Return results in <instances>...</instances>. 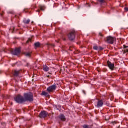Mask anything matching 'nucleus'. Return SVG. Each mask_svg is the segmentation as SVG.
<instances>
[{
	"label": "nucleus",
	"mask_w": 128,
	"mask_h": 128,
	"mask_svg": "<svg viewBox=\"0 0 128 128\" xmlns=\"http://www.w3.org/2000/svg\"><path fill=\"white\" fill-rule=\"evenodd\" d=\"M25 102H34V94L32 93H26L24 94Z\"/></svg>",
	"instance_id": "1"
},
{
	"label": "nucleus",
	"mask_w": 128,
	"mask_h": 128,
	"mask_svg": "<svg viewBox=\"0 0 128 128\" xmlns=\"http://www.w3.org/2000/svg\"><path fill=\"white\" fill-rule=\"evenodd\" d=\"M14 100L17 104H23L26 102V100L21 95H18L14 98Z\"/></svg>",
	"instance_id": "2"
},
{
	"label": "nucleus",
	"mask_w": 128,
	"mask_h": 128,
	"mask_svg": "<svg viewBox=\"0 0 128 128\" xmlns=\"http://www.w3.org/2000/svg\"><path fill=\"white\" fill-rule=\"evenodd\" d=\"M56 90V85L54 84L48 87L47 88V92H54Z\"/></svg>",
	"instance_id": "3"
},
{
	"label": "nucleus",
	"mask_w": 128,
	"mask_h": 128,
	"mask_svg": "<svg viewBox=\"0 0 128 128\" xmlns=\"http://www.w3.org/2000/svg\"><path fill=\"white\" fill-rule=\"evenodd\" d=\"M68 38L70 40H74L76 38V33L74 32H71L68 35Z\"/></svg>",
	"instance_id": "4"
},
{
	"label": "nucleus",
	"mask_w": 128,
	"mask_h": 128,
	"mask_svg": "<svg viewBox=\"0 0 128 128\" xmlns=\"http://www.w3.org/2000/svg\"><path fill=\"white\" fill-rule=\"evenodd\" d=\"M106 42L108 44H112L114 42H116V38L112 37L109 36L107 38Z\"/></svg>",
	"instance_id": "5"
},
{
	"label": "nucleus",
	"mask_w": 128,
	"mask_h": 128,
	"mask_svg": "<svg viewBox=\"0 0 128 128\" xmlns=\"http://www.w3.org/2000/svg\"><path fill=\"white\" fill-rule=\"evenodd\" d=\"M48 114L46 112L44 111L40 114V117L41 118H46L48 116Z\"/></svg>",
	"instance_id": "6"
},
{
	"label": "nucleus",
	"mask_w": 128,
	"mask_h": 128,
	"mask_svg": "<svg viewBox=\"0 0 128 128\" xmlns=\"http://www.w3.org/2000/svg\"><path fill=\"white\" fill-rule=\"evenodd\" d=\"M20 54V48H17L14 50L12 51V54H14V56H18Z\"/></svg>",
	"instance_id": "7"
},
{
	"label": "nucleus",
	"mask_w": 128,
	"mask_h": 128,
	"mask_svg": "<svg viewBox=\"0 0 128 128\" xmlns=\"http://www.w3.org/2000/svg\"><path fill=\"white\" fill-rule=\"evenodd\" d=\"M108 66L109 68L111 70H114V64H112L110 62H108Z\"/></svg>",
	"instance_id": "8"
},
{
	"label": "nucleus",
	"mask_w": 128,
	"mask_h": 128,
	"mask_svg": "<svg viewBox=\"0 0 128 128\" xmlns=\"http://www.w3.org/2000/svg\"><path fill=\"white\" fill-rule=\"evenodd\" d=\"M104 106V102L102 100H99L97 104V108H102Z\"/></svg>",
	"instance_id": "9"
},
{
	"label": "nucleus",
	"mask_w": 128,
	"mask_h": 128,
	"mask_svg": "<svg viewBox=\"0 0 128 128\" xmlns=\"http://www.w3.org/2000/svg\"><path fill=\"white\" fill-rule=\"evenodd\" d=\"M122 52L124 54L128 52V46H126V45L124 46V50H122Z\"/></svg>",
	"instance_id": "10"
},
{
	"label": "nucleus",
	"mask_w": 128,
	"mask_h": 128,
	"mask_svg": "<svg viewBox=\"0 0 128 128\" xmlns=\"http://www.w3.org/2000/svg\"><path fill=\"white\" fill-rule=\"evenodd\" d=\"M43 70L44 72H48L50 70V68L46 65H45L44 66Z\"/></svg>",
	"instance_id": "11"
},
{
	"label": "nucleus",
	"mask_w": 128,
	"mask_h": 128,
	"mask_svg": "<svg viewBox=\"0 0 128 128\" xmlns=\"http://www.w3.org/2000/svg\"><path fill=\"white\" fill-rule=\"evenodd\" d=\"M60 120H62L63 122H65L66 120V117L63 114L60 115Z\"/></svg>",
	"instance_id": "12"
},
{
	"label": "nucleus",
	"mask_w": 128,
	"mask_h": 128,
	"mask_svg": "<svg viewBox=\"0 0 128 128\" xmlns=\"http://www.w3.org/2000/svg\"><path fill=\"white\" fill-rule=\"evenodd\" d=\"M30 20H24V23L25 24H30Z\"/></svg>",
	"instance_id": "13"
},
{
	"label": "nucleus",
	"mask_w": 128,
	"mask_h": 128,
	"mask_svg": "<svg viewBox=\"0 0 128 128\" xmlns=\"http://www.w3.org/2000/svg\"><path fill=\"white\" fill-rule=\"evenodd\" d=\"M42 96H50L48 93L45 92H42Z\"/></svg>",
	"instance_id": "14"
},
{
	"label": "nucleus",
	"mask_w": 128,
	"mask_h": 128,
	"mask_svg": "<svg viewBox=\"0 0 128 128\" xmlns=\"http://www.w3.org/2000/svg\"><path fill=\"white\" fill-rule=\"evenodd\" d=\"M18 74H20V72L14 71V76H18Z\"/></svg>",
	"instance_id": "15"
},
{
	"label": "nucleus",
	"mask_w": 128,
	"mask_h": 128,
	"mask_svg": "<svg viewBox=\"0 0 128 128\" xmlns=\"http://www.w3.org/2000/svg\"><path fill=\"white\" fill-rule=\"evenodd\" d=\"M24 56H28V58H30V56H32V53L31 52H26L24 54Z\"/></svg>",
	"instance_id": "16"
},
{
	"label": "nucleus",
	"mask_w": 128,
	"mask_h": 128,
	"mask_svg": "<svg viewBox=\"0 0 128 128\" xmlns=\"http://www.w3.org/2000/svg\"><path fill=\"white\" fill-rule=\"evenodd\" d=\"M34 45L36 48H38L40 46V42H36L34 44Z\"/></svg>",
	"instance_id": "17"
},
{
	"label": "nucleus",
	"mask_w": 128,
	"mask_h": 128,
	"mask_svg": "<svg viewBox=\"0 0 128 128\" xmlns=\"http://www.w3.org/2000/svg\"><path fill=\"white\" fill-rule=\"evenodd\" d=\"M99 2H100V4H104V2H106V0H98Z\"/></svg>",
	"instance_id": "18"
},
{
	"label": "nucleus",
	"mask_w": 128,
	"mask_h": 128,
	"mask_svg": "<svg viewBox=\"0 0 128 128\" xmlns=\"http://www.w3.org/2000/svg\"><path fill=\"white\" fill-rule=\"evenodd\" d=\"M94 49L95 50H98V46H94Z\"/></svg>",
	"instance_id": "19"
},
{
	"label": "nucleus",
	"mask_w": 128,
	"mask_h": 128,
	"mask_svg": "<svg viewBox=\"0 0 128 128\" xmlns=\"http://www.w3.org/2000/svg\"><path fill=\"white\" fill-rule=\"evenodd\" d=\"M28 42H32L31 38H29L28 40L27 41V44H28Z\"/></svg>",
	"instance_id": "20"
},
{
	"label": "nucleus",
	"mask_w": 128,
	"mask_h": 128,
	"mask_svg": "<svg viewBox=\"0 0 128 128\" xmlns=\"http://www.w3.org/2000/svg\"><path fill=\"white\" fill-rule=\"evenodd\" d=\"M83 128H90V126H88V125H84Z\"/></svg>",
	"instance_id": "21"
},
{
	"label": "nucleus",
	"mask_w": 128,
	"mask_h": 128,
	"mask_svg": "<svg viewBox=\"0 0 128 128\" xmlns=\"http://www.w3.org/2000/svg\"><path fill=\"white\" fill-rule=\"evenodd\" d=\"M40 10H44V6H41L40 7Z\"/></svg>",
	"instance_id": "22"
},
{
	"label": "nucleus",
	"mask_w": 128,
	"mask_h": 128,
	"mask_svg": "<svg viewBox=\"0 0 128 128\" xmlns=\"http://www.w3.org/2000/svg\"><path fill=\"white\" fill-rule=\"evenodd\" d=\"M124 10H126V12H128V7H126L124 8Z\"/></svg>",
	"instance_id": "23"
},
{
	"label": "nucleus",
	"mask_w": 128,
	"mask_h": 128,
	"mask_svg": "<svg viewBox=\"0 0 128 128\" xmlns=\"http://www.w3.org/2000/svg\"><path fill=\"white\" fill-rule=\"evenodd\" d=\"M99 36H101L102 38V36H104V35H102V33H100Z\"/></svg>",
	"instance_id": "24"
},
{
	"label": "nucleus",
	"mask_w": 128,
	"mask_h": 128,
	"mask_svg": "<svg viewBox=\"0 0 128 128\" xmlns=\"http://www.w3.org/2000/svg\"><path fill=\"white\" fill-rule=\"evenodd\" d=\"M24 12H26V10H24Z\"/></svg>",
	"instance_id": "25"
},
{
	"label": "nucleus",
	"mask_w": 128,
	"mask_h": 128,
	"mask_svg": "<svg viewBox=\"0 0 128 128\" xmlns=\"http://www.w3.org/2000/svg\"><path fill=\"white\" fill-rule=\"evenodd\" d=\"M0 16H4V14H0Z\"/></svg>",
	"instance_id": "26"
},
{
	"label": "nucleus",
	"mask_w": 128,
	"mask_h": 128,
	"mask_svg": "<svg viewBox=\"0 0 128 128\" xmlns=\"http://www.w3.org/2000/svg\"><path fill=\"white\" fill-rule=\"evenodd\" d=\"M100 50H102V48H100Z\"/></svg>",
	"instance_id": "27"
},
{
	"label": "nucleus",
	"mask_w": 128,
	"mask_h": 128,
	"mask_svg": "<svg viewBox=\"0 0 128 128\" xmlns=\"http://www.w3.org/2000/svg\"><path fill=\"white\" fill-rule=\"evenodd\" d=\"M3 12V14H4V12Z\"/></svg>",
	"instance_id": "28"
},
{
	"label": "nucleus",
	"mask_w": 128,
	"mask_h": 128,
	"mask_svg": "<svg viewBox=\"0 0 128 128\" xmlns=\"http://www.w3.org/2000/svg\"><path fill=\"white\" fill-rule=\"evenodd\" d=\"M4 126H6V124H4Z\"/></svg>",
	"instance_id": "29"
}]
</instances>
